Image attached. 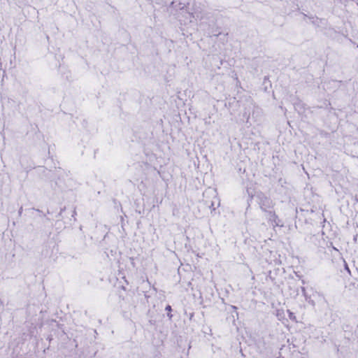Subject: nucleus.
I'll return each mask as SVG.
<instances>
[{
  "label": "nucleus",
  "instance_id": "nucleus-13",
  "mask_svg": "<svg viewBox=\"0 0 358 358\" xmlns=\"http://www.w3.org/2000/svg\"><path fill=\"white\" fill-rule=\"evenodd\" d=\"M76 210H74L73 211V216H74V215H76Z\"/></svg>",
  "mask_w": 358,
  "mask_h": 358
},
{
  "label": "nucleus",
  "instance_id": "nucleus-14",
  "mask_svg": "<svg viewBox=\"0 0 358 358\" xmlns=\"http://www.w3.org/2000/svg\"><path fill=\"white\" fill-rule=\"evenodd\" d=\"M278 358H284V357H278Z\"/></svg>",
  "mask_w": 358,
  "mask_h": 358
},
{
  "label": "nucleus",
  "instance_id": "nucleus-9",
  "mask_svg": "<svg viewBox=\"0 0 358 358\" xmlns=\"http://www.w3.org/2000/svg\"><path fill=\"white\" fill-rule=\"evenodd\" d=\"M166 310H168V311H171V306L168 305L166 308H165Z\"/></svg>",
  "mask_w": 358,
  "mask_h": 358
},
{
  "label": "nucleus",
  "instance_id": "nucleus-2",
  "mask_svg": "<svg viewBox=\"0 0 358 358\" xmlns=\"http://www.w3.org/2000/svg\"><path fill=\"white\" fill-rule=\"evenodd\" d=\"M259 204L262 210L267 213L268 209L273 207L272 201L266 196H262L259 197Z\"/></svg>",
  "mask_w": 358,
  "mask_h": 358
},
{
  "label": "nucleus",
  "instance_id": "nucleus-7",
  "mask_svg": "<svg viewBox=\"0 0 358 358\" xmlns=\"http://www.w3.org/2000/svg\"><path fill=\"white\" fill-rule=\"evenodd\" d=\"M301 291H302V293H303V296L307 295V293H306V289H305V287H301Z\"/></svg>",
  "mask_w": 358,
  "mask_h": 358
},
{
  "label": "nucleus",
  "instance_id": "nucleus-6",
  "mask_svg": "<svg viewBox=\"0 0 358 358\" xmlns=\"http://www.w3.org/2000/svg\"><path fill=\"white\" fill-rule=\"evenodd\" d=\"M129 260H130V262H131V265L133 266V267H135L136 266V264H135L134 258V257H130Z\"/></svg>",
  "mask_w": 358,
  "mask_h": 358
},
{
  "label": "nucleus",
  "instance_id": "nucleus-3",
  "mask_svg": "<svg viewBox=\"0 0 358 358\" xmlns=\"http://www.w3.org/2000/svg\"><path fill=\"white\" fill-rule=\"evenodd\" d=\"M303 296H304L305 300H306V302H308L309 304H310L313 306H315V301L313 299H311L310 296H308L307 294V295Z\"/></svg>",
  "mask_w": 358,
  "mask_h": 358
},
{
  "label": "nucleus",
  "instance_id": "nucleus-8",
  "mask_svg": "<svg viewBox=\"0 0 358 358\" xmlns=\"http://www.w3.org/2000/svg\"><path fill=\"white\" fill-rule=\"evenodd\" d=\"M22 211H23V208H22V206H21V207L20 208L19 210H18V215H19L20 216H21V215H22Z\"/></svg>",
  "mask_w": 358,
  "mask_h": 358
},
{
  "label": "nucleus",
  "instance_id": "nucleus-5",
  "mask_svg": "<svg viewBox=\"0 0 358 358\" xmlns=\"http://www.w3.org/2000/svg\"><path fill=\"white\" fill-rule=\"evenodd\" d=\"M217 204L215 205V201H213L210 206V208H212L213 210H215L216 207H217L220 205V201L217 198H216Z\"/></svg>",
  "mask_w": 358,
  "mask_h": 358
},
{
  "label": "nucleus",
  "instance_id": "nucleus-11",
  "mask_svg": "<svg viewBox=\"0 0 358 358\" xmlns=\"http://www.w3.org/2000/svg\"><path fill=\"white\" fill-rule=\"evenodd\" d=\"M193 317H194V313H189V320H192Z\"/></svg>",
  "mask_w": 358,
  "mask_h": 358
},
{
  "label": "nucleus",
  "instance_id": "nucleus-4",
  "mask_svg": "<svg viewBox=\"0 0 358 358\" xmlns=\"http://www.w3.org/2000/svg\"><path fill=\"white\" fill-rule=\"evenodd\" d=\"M287 313H288V316H289V318L294 321V322H296V317L294 315V313H292V311H290L289 310H287Z\"/></svg>",
  "mask_w": 358,
  "mask_h": 358
},
{
  "label": "nucleus",
  "instance_id": "nucleus-10",
  "mask_svg": "<svg viewBox=\"0 0 358 358\" xmlns=\"http://www.w3.org/2000/svg\"><path fill=\"white\" fill-rule=\"evenodd\" d=\"M189 15L190 17V22H192V18H194V15H193V13H189Z\"/></svg>",
  "mask_w": 358,
  "mask_h": 358
},
{
  "label": "nucleus",
  "instance_id": "nucleus-12",
  "mask_svg": "<svg viewBox=\"0 0 358 358\" xmlns=\"http://www.w3.org/2000/svg\"><path fill=\"white\" fill-rule=\"evenodd\" d=\"M345 269L348 271V273H350V269H349V268H348V265H347V264H346V263H345Z\"/></svg>",
  "mask_w": 358,
  "mask_h": 358
},
{
  "label": "nucleus",
  "instance_id": "nucleus-1",
  "mask_svg": "<svg viewBox=\"0 0 358 358\" xmlns=\"http://www.w3.org/2000/svg\"><path fill=\"white\" fill-rule=\"evenodd\" d=\"M266 217L268 222L271 224L273 227H282L283 224L282 221L278 218L276 214L273 211H268L266 213Z\"/></svg>",
  "mask_w": 358,
  "mask_h": 358
}]
</instances>
